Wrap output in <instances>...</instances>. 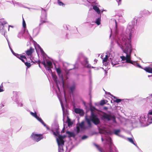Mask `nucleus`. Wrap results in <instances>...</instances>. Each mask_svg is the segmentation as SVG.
Instances as JSON below:
<instances>
[{
    "mask_svg": "<svg viewBox=\"0 0 152 152\" xmlns=\"http://www.w3.org/2000/svg\"><path fill=\"white\" fill-rule=\"evenodd\" d=\"M132 31L127 29L126 34L118 43L119 45L124 52L126 54V56H122L120 57L122 60H126V62L132 63L131 60V54L132 51L131 45L130 44L131 36L133 33Z\"/></svg>",
    "mask_w": 152,
    "mask_h": 152,
    "instance_id": "nucleus-1",
    "label": "nucleus"
},
{
    "mask_svg": "<svg viewBox=\"0 0 152 152\" xmlns=\"http://www.w3.org/2000/svg\"><path fill=\"white\" fill-rule=\"evenodd\" d=\"M58 127L57 126V128L55 132V130H53V134L56 137V140L58 146L59 152H64L63 149V146L64 145V141L63 139L64 138L65 136H61L59 134V132L58 131Z\"/></svg>",
    "mask_w": 152,
    "mask_h": 152,
    "instance_id": "nucleus-2",
    "label": "nucleus"
},
{
    "mask_svg": "<svg viewBox=\"0 0 152 152\" xmlns=\"http://www.w3.org/2000/svg\"><path fill=\"white\" fill-rule=\"evenodd\" d=\"M88 124L90 125L91 121L95 124H97L99 123V120L96 116L92 113L91 117L90 119H88L86 118Z\"/></svg>",
    "mask_w": 152,
    "mask_h": 152,
    "instance_id": "nucleus-3",
    "label": "nucleus"
},
{
    "mask_svg": "<svg viewBox=\"0 0 152 152\" xmlns=\"http://www.w3.org/2000/svg\"><path fill=\"white\" fill-rule=\"evenodd\" d=\"M34 49L30 48L29 50H27L26 53V54L29 56H30V59L31 62L34 63L37 62V61L32 56L31 54L34 51Z\"/></svg>",
    "mask_w": 152,
    "mask_h": 152,
    "instance_id": "nucleus-4",
    "label": "nucleus"
},
{
    "mask_svg": "<svg viewBox=\"0 0 152 152\" xmlns=\"http://www.w3.org/2000/svg\"><path fill=\"white\" fill-rule=\"evenodd\" d=\"M31 137L34 141L38 142L41 140L43 137L41 134H38L33 133L31 135Z\"/></svg>",
    "mask_w": 152,
    "mask_h": 152,
    "instance_id": "nucleus-5",
    "label": "nucleus"
},
{
    "mask_svg": "<svg viewBox=\"0 0 152 152\" xmlns=\"http://www.w3.org/2000/svg\"><path fill=\"white\" fill-rule=\"evenodd\" d=\"M31 114L33 116L35 117L39 121H40L41 123L42 124L45 126L46 127V128L48 129V127L44 123L43 121L41 119V118L39 117L37 114V113L36 112L34 113H33L32 112H30Z\"/></svg>",
    "mask_w": 152,
    "mask_h": 152,
    "instance_id": "nucleus-6",
    "label": "nucleus"
},
{
    "mask_svg": "<svg viewBox=\"0 0 152 152\" xmlns=\"http://www.w3.org/2000/svg\"><path fill=\"white\" fill-rule=\"evenodd\" d=\"M10 49L13 54L18 58L20 59L23 62H25V60H27V58L25 56H22L18 54L14 53L12 50L11 49Z\"/></svg>",
    "mask_w": 152,
    "mask_h": 152,
    "instance_id": "nucleus-7",
    "label": "nucleus"
},
{
    "mask_svg": "<svg viewBox=\"0 0 152 152\" xmlns=\"http://www.w3.org/2000/svg\"><path fill=\"white\" fill-rule=\"evenodd\" d=\"M56 70L57 73V74L59 76V77L61 79L63 84H64V82L63 81V75L61 74V69L59 68H56Z\"/></svg>",
    "mask_w": 152,
    "mask_h": 152,
    "instance_id": "nucleus-8",
    "label": "nucleus"
},
{
    "mask_svg": "<svg viewBox=\"0 0 152 152\" xmlns=\"http://www.w3.org/2000/svg\"><path fill=\"white\" fill-rule=\"evenodd\" d=\"M75 112L79 114L80 115H84V112L82 110L78 108H75L74 109Z\"/></svg>",
    "mask_w": 152,
    "mask_h": 152,
    "instance_id": "nucleus-9",
    "label": "nucleus"
},
{
    "mask_svg": "<svg viewBox=\"0 0 152 152\" xmlns=\"http://www.w3.org/2000/svg\"><path fill=\"white\" fill-rule=\"evenodd\" d=\"M108 58V55H105V57L103 58V64L105 66H107L108 64V60L107 59Z\"/></svg>",
    "mask_w": 152,
    "mask_h": 152,
    "instance_id": "nucleus-10",
    "label": "nucleus"
},
{
    "mask_svg": "<svg viewBox=\"0 0 152 152\" xmlns=\"http://www.w3.org/2000/svg\"><path fill=\"white\" fill-rule=\"evenodd\" d=\"M112 64L113 66L116 64H118L119 62V60L118 58H114V59H112L111 60Z\"/></svg>",
    "mask_w": 152,
    "mask_h": 152,
    "instance_id": "nucleus-11",
    "label": "nucleus"
},
{
    "mask_svg": "<svg viewBox=\"0 0 152 152\" xmlns=\"http://www.w3.org/2000/svg\"><path fill=\"white\" fill-rule=\"evenodd\" d=\"M46 67L47 66L48 68V70L49 71H51L50 68H51V66L52 65V62L50 61H47V62Z\"/></svg>",
    "mask_w": 152,
    "mask_h": 152,
    "instance_id": "nucleus-12",
    "label": "nucleus"
},
{
    "mask_svg": "<svg viewBox=\"0 0 152 152\" xmlns=\"http://www.w3.org/2000/svg\"><path fill=\"white\" fill-rule=\"evenodd\" d=\"M84 125V122H82L81 124H79V126H77V132H78L80 131V129H83V128Z\"/></svg>",
    "mask_w": 152,
    "mask_h": 152,
    "instance_id": "nucleus-13",
    "label": "nucleus"
},
{
    "mask_svg": "<svg viewBox=\"0 0 152 152\" xmlns=\"http://www.w3.org/2000/svg\"><path fill=\"white\" fill-rule=\"evenodd\" d=\"M52 76L53 78V80H54V81L56 83V84L57 86V87L58 89H59V88L58 85V83L57 80V77L56 75H55L53 74H52Z\"/></svg>",
    "mask_w": 152,
    "mask_h": 152,
    "instance_id": "nucleus-14",
    "label": "nucleus"
},
{
    "mask_svg": "<svg viewBox=\"0 0 152 152\" xmlns=\"http://www.w3.org/2000/svg\"><path fill=\"white\" fill-rule=\"evenodd\" d=\"M93 9L95 10L97 13L99 14L100 13V10L99 8L96 6H93Z\"/></svg>",
    "mask_w": 152,
    "mask_h": 152,
    "instance_id": "nucleus-15",
    "label": "nucleus"
},
{
    "mask_svg": "<svg viewBox=\"0 0 152 152\" xmlns=\"http://www.w3.org/2000/svg\"><path fill=\"white\" fill-rule=\"evenodd\" d=\"M144 69L147 72L152 73V68L149 67H145Z\"/></svg>",
    "mask_w": 152,
    "mask_h": 152,
    "instance_id": "nucleus-16",
    "label": "nucleus"
},
{
    "mask_svg": "<svg viewBox=\"0 0 152 152\" xmlns=\"http://www.w3.org/2000/svg\"><path fill=\"white\" fill-rule=\"evenodd\" d=\"M66 133L68 135V136L69 137H74L75 136L74 133L72 132H70L69 131H67L66 132Z\"/></svg>",
    "mask_w": 152,
    "mask_h": 152,
    "instance_id": "nucleus-17",
    "label": "nucleus"
},
{
    "mask_svg": "<svg viewBox=\"0 0 152 152\" xmlns=\"http://www.w3.org/2000/svg\"><path fill=\"white\" fill-rule=\"evenodd\" d=\"M106 118L109 120L112 119L113 121H115V118L114 116L112 117L110 115H107Z\"/></svg>",
    "mask_w": 152,
    "mask_h": 152,
    "instance_id": "nucleus-18",
    "label": "nucleus"
},
{
    "mask_svg": "<svg viewBox=\"0 0 152 152\" xmlns=\"http://www.w3.org/2000/svg\"><path fill=\"white\" fill-rule=\"evenodd\" d=\"M83 64L84 65L85 67H90V66L88 64V61L87 60L85 61L83 63Z\"/></svg>",
    "mask_w": 152,
    "mask_h": 152,
    "instance_id": "nucleus-19",
    "label": "nucleus"
},
{
    "mask_svg": "<svg viewBox=\"0 0 152 152\" xmlns=\"http://www.w3.org/2000/svg\"><path fill=\"white\" fill-rule=\"evenodd\" d=\"M114 56V53L113 52H111V53H109V55L108 56V58L110 57V59L111 61L112 59V58H113Z\"/></svg>",
    "mask_w": 152,
    "mask_h": 152,
    "instance_id": "nucleus-20",
    "label": "nucleus"
},
{
    "mask_svg": "<svg viewBox=\"0 0 152 152\" xmlns=\"http://www.w3.org/2000/svg\"><path fill=\"white\" fill-rule=\"evenodd\" d=\"M67 121L69 126H71L72 124V123L70 119L67 117Z\"/></svg>",
    "mask_w": 152,
    "mask_h": 152,
    "instance_id": "nucleus-21",
    "label": "nucleus"
},
{
    "mask_svg": "<svg viewBox=\"0 0 152 152\" xmlns=\"http://www.w3.org/2000/svg\"><path fill=\"white\" fill-rule=\"evenodd\" d=\"M0 23L2 25L0 26V28H2L3 29L4 27L3 25L7 23V22L6 21H4L3 20H1L0 21Z\"/></svg>",
    "mask_w": 152,
    "mask_h": 152,
    "instance_id": "nucleus-22",
    "label": "nucleus"
},
{
    "mask_svg": "<svg viewBox=\"0 0 152 152\" xmlns=\"http://www.w3.org/2000/svg\"><path fill=\"white\" fill-rule=\"evenodd\" d=\"M25 64L28 68L29 67L31 66L30 63L28 62H25Z\"/></svg>",
    "mask_w": 152,
    "mask_h": 152,
    "instance_id": "nucleus-23",
    "label": "nucleus"
},
{
    "mask_svg": "<svg viewBox=\"0 0 152 152\" xmlns=\"http://www.w3.org/2000/svg\"><path fill=\"white\" fill-rule=\"evenodd\" d=\"M100 19L99 18H98L96 21V23L98 25H99L100 23Z\"/></svg>",
    "mask_w": 152,
    "mask_h": 152,
    "instance_id": "nucleus-24",
    "label": "nucleus"
},
{
    "mask_svg": "<svg viewBox=\"0 0 152 152\" xmlns=\"http://www.w3.org/2000/svg\"><path fill=\"white\" fill-rule=\"evenodd\" d=\"M128 140L130 142L132 143L133 144H134L135 145V144L134 143V141H133V140H132V138H128Z\"/></svg>",
    "mask_w": 152,
    "mask_h": 152,
    "instance_id": "nucleus-25",
    "label": "nucleus"
},
{
    "mask_svg": "<svg viewBox=\"0 0 152 152\" xmlns=\"http://www.w3.org/2000/svg\"><path fill=\"white\" fill-rule=\"evenodd\" d=\"M23 27L24 28H25L26 27V25L25 22L23 18Z\"/></svg>",
    "mask_w": 152,
    "mask_h": 152,
    "instance_id": "nucleus-26",
    "label": "nucleus"
},
{
    "mask_svg": "<svg viewBox=\"0 0 152 152\" xmlns=\"http://www.w3.org/2000/svg\"><path fill=\"white\" fill-rule=\"evenodd\" d=\"M58 4L60 6H62L64 5V4L62 2H61L58 0Z\"/></svg>",
    "mask_w": 152,
    "mask_h": 152,
    "instance_id": "nucleus-27",
    "label": "nucleus"
},
{
    "mask_svg": "<svg viewBox=\"0 0 152 152\" xmlns=\"http://www.w3.org/2000/svg\"><path fill=\"white\" fill-rule=\"evenodd\" d=\"M3 85L2 84L0 86V92L3 91H4V90L3 89Z\"/></svg>",
    "mask_w": 152,
    "mask_h": 152,
    "instance_id": "nucleus-28",
    "label": "nucleus"
},
{
    "mask_svg": "<svg viewBox=\"0 0 152 152\" xmlns=\"http://www.w3.org/2000/svg\"><path fill=\"white\" fill-rule=\"evenodd\" d=\"M121 101V100L120 99H116L115 102L117 103L120 102Z\"/></svg>",
    "mask_w": 152,
    "mask_h": 152,
    "instance_id": "nucleus-29",
    "label": "nucleus"
},
{
    "mask_svg": "<svg viewBox=\"0 0 152 152\" xmlns=\"http://www.w3.org/2000/svg\"><path fill=\"white\" fill-rule=\"evenodd\" d=\"M60 102H61V107H62V108L63 110L64 111V107L63 106V103H62L60 99Z\"/></svg>",
    "mask_w": 152,
    "mask_h": 152,
    "instance_id": "nucleus-30",
    "label": "nucleus"
},
{
    "mask_svg": "<svg viewBox=\"0 0 152 152\" xmlns=\"http://www.w3.org/2000/svg\"><path fill=\"white\" fill-rule=\"evenodd\" d=\"M0 32L2 34H5V31L3 30H2V29H1L0 30Z\"/></svg>",
    "mask_w": 152,
    "mask_h": 152,
    "instance_id": "nucleus-31",
    "label": "nucleus"
},
{
    "mask_svg": "<svg viewBox=\"0 0 152 152\" xmlns=\"http://www.w3.org/2000/svg\"><path fill=\"white\" fill-rule=\"evenodd\" d=\"M119 130H115V134H118L119 133Z\"/></svg>",
    "mask_w": 152,
    "mask_h": 152,
    "instance_id": "nucleus-32",
    "label": "nucleus"
},
{
    "mask_svg": "<svg viewBox=\"0 0 152 152\" xmlns=\"http://www.w3.org/2000/svg\"><path fill=\"white\" fill-rule=\"evenodd\" d=\"M148 115H152V110H150L149 111Z\"/></svg>",
    "mask_w": 152,
    "mask_h": 152,
    "instance_id": "nucleus-33",
    "label": "nucleus"
},
{
    "mask_svg": "<svg viewBox=\"0 0 152 152\" xmlns=\"http://www.w3.org/2000/svg\"><path fill=\"white\" fill-rule=\"evenodd\" d=\"M105 102L104 101L102 100L100 104L101 105H103V104H105Z\"/></svg>",
    "mask_w": 152,
    "mask_h": 152,
    "instance_id": "nucleus-34",
    "label": "nucleus"
},
{
    "mask_svg": "<svg viewBox=\"0 0 152 152\" xmlns=\"http://www.w3.org/2000/svg\"><path fill=\"white\" fill-rule=\"evenodd\" d=\"M39 49L40 50V52L41 53L43 54V53H44V52H43V50L40 47L39 48Z\"/></svg>",
    "mask_w": 152,
    "mask_h": 152,
    "instance_id": "nucleus-35",
    "label": "nucleus"
},
{
    "mask_svg": "<svg viewBox=\"0 0 152 152\" xmlns=\"http://www.w3.org/2000/svg\"><path fill=\"white\" fill-rule=\"evenodd\" d=\"M87 137L86 136H84L82 137V139L83 140L85 139H86V138H87Z\"/></svg>",
    "mask_w": 152,
    "mask_h": 152,
    "instance_id": "nucleus-36",
    "label": "nucleus"
},
{
    "mask_svg": "<svg viewBox=\"0 0 152 152\" xmlns=\"http://www.w3.org/2000/svg\"><path fill=\"white\" fill-rule=\"evenodd\" d=\"M42 63L44 66L45 67H46V65L45 61L42 62Z\"/></svg>",
    "mask_w": 152,
    "mask_h": 152,
    "instance_id": "nucleus-37",
    "label": "nucleus"
},
{
    "mask_svg": "<svg viewBox=\"0 0 152 152\" xmlns=\"http://www.w3.org/2000/svg\"><path fill=\"white\" fill-rule=\"evenodd\" d=\"M22 35V33H19L18 35V37H20Z\"/></svg>",
    "mask_w": 152,
    "mask_h": 152,
    "instance_id": "nucleus-38",
    "label": "nucleus"
},
{
    "mask_svg": "<svg viewBox=\"0 0 152 152\" xmlns=\"http://www.w3.org/2000/svg\"><path fill=\"white\" fill-rule=\"evenodd\" d=\"M12 27V28H13V26H9V28H8V30H9V27Z\"/></svg>",
    "mask_w": 152,
    "mask_h": 152,
    "instance_id": "nucleus-39",
    "label": "nucleus"
},
{
    "mask_svg": "<svg viewBox=\"0 0 152 152\" xmlns=\"http://www.w3.org/2000/svg\"><path fill=\"white\" fill-rule=\"evenodd\" d=\"M74 89V87H73V88H71V90L72 91Z\"/></svg>",
    "mask_w": 152,
    "mask_h": 152,
    "instance_id": "nucleus-40",
    "label": "nucleus"
},
{
    "mask_svg": "<svg viewBox=\"0 0 152 152\" xmlns=\"http://www.w3.org/2000/svg\"><path fill=\"white\" fill-rule=\"evenodd\" d=\"M64 129H65V127H64V128H63V130L62 131V132H64Z\"/></svg>",
    "mask_w": 152,
    "mask_h": 152,
    "instance_id": "nucleus-41",
    "label": "nucleus"
},
{
    "mask_svg": "<svg viewBox=\"0 0 152 152\" xmlns=\"http://www.w3.org/2000/svg\"><path fill=\"white\" fill-rule=\"evenodd\" d=\"M138 66L139 67H141L140 66L139 64H138Z\"/></svg>",
    "mask_w": 152,
    "mask_h": 152,
    "instance_id": "nucleus-42",
    "label": "nucleus"
},
{
    "mask_svg": "<svg viewBox=\"0 0 152 152\" xmlns=\"http://www.w3.org/2000/svg\"><path fill=\"white\" fill-rule=\"evenodd\" d=\"M7 41H8V43L9 45V46H10L9 44V42H8V40H7Z\"/></svg>",
    "mask_w": 152,
    "mask_h": 152,
    "instance_id": "nucleus-43",
    "label": "nucleus"
},
{
    "mask_svg": "<svg viewBox=\"0 0 152 152\" xmlns=\"http://www.w3.org/2000/svg\"><path fill=\"white\" fill-rule=\"evenodd\" d=\"M109 140H110V142H111V139L110 138Z\"/></svg>",
    "mask_w": 152,
    "mask_h": 152,
    "instance_id": "nucleus-44",
    "label": "nucleus"
},
{
    "mask_svg": "<svg viewBox=\"0 0 152 152\" xmlns=\"http://www.w3.org/2000/svg\"><path fill=\"white\" fill-rule=\"evenodd\" d=\"M116 26H117V25H116Z\"/></svg>",
    "mask_w": 152,
    "mask_h": 152,
    "instance_id": "nucleus-45",
    "label": "nucleus"
},
{
    "mask_svg": "<svg viewBox=\"0 0 152 152\" xmlns=\"http://www.w3.org/2000/svg\"><path fill=\"white\" fill-rule=\"evenodd\" d=\"M100 150V151L101 152H102L101 151V149H100V150Z\"/></svg>",
    "mask_w": 152,
    "mask_h": 152,
    "instance_id": "nucleus-46",
    "label": "nucleus"
},
{
    "mask_svg": "<svg viewBox=\"0 0 152 152\" xmlns=\"http://www.w3.org/2000/svg\"><path fill=\"white\" fill-rule=\"evenodd\" d=\"M102 140L103 141V140L102 138Z\"/></svg>",
    "mask_w": 152,
    "mask_h": 152,
    "instance_id": "nucleus-47",
    "label": "nucleus"
},
{
    "mask_svg": "<svg viewBox=\"0 0 152 152\" xmlns=\"http://www.w3.org/2000/svg\"><path fill=\"white\" fill-rule=\"evenodd\" d=\"M150 75H148V77H150Z\"/></svg>",
    "mask_w": 152,
    "mask_h": 152,
    "instance_id": "nucleus-48",
    "label": "nucleus"
},
{
    "mask_svg": "<svg viewBox=\"0 0 152 152\" xmlns=\"http://www.w3.org/2000/svg\"><path fill=\"white\" fill-rule=\"evenodd\" d=\"M105 109H107V108H106V107H105Z\"/></svg>",
    "mask_w": 152,
    "mask_h": 152,
    "instance_id": "nucleus-49",
    "label": "nucleus"
},
{
    "mask_svg": "<svg viewBox=\"0 0 152 152\" xmlns=\"http://www.w3.org/2000/svg\"><path fill=\"white\" fill-rule=\"evenodd\" d=\"M151 120L152 121V118L151 119Z\"/></svg>",
    "mask_w": 152,
    "mask_h": 152,
    "instance_id": "nucleus-50",
    "label": "nucleus"
},
{
    "mask_svg": "<svg viewBox=\"0 0 152 152\" xmlns=\"http://www.w3.org/2000/svg\"><path fill=\"white\" fill-rule=\"evenodd\" d=\"M39 66H40V64H39Z\"/></svg>",
    "mask_w": 152,
    "mask_h": 152,
    "instance_id": "nucleus-51",
    "label": "nucleus"
},
{
    "mask_svg": "<svg viewBox=\"0 0 152 152\" xmlns=\"http://www.w3.org/2000/svg\"><path fill=\"white\" fill-rule=\"evenodd\" d=\"M110 152H112V151H111Z\"/></svg>",
    "mask_w": 152,
    "mask_h": 152,
    "instance_id": "nucleus-52",
    "label": "nucleus"
}]
</instances>
